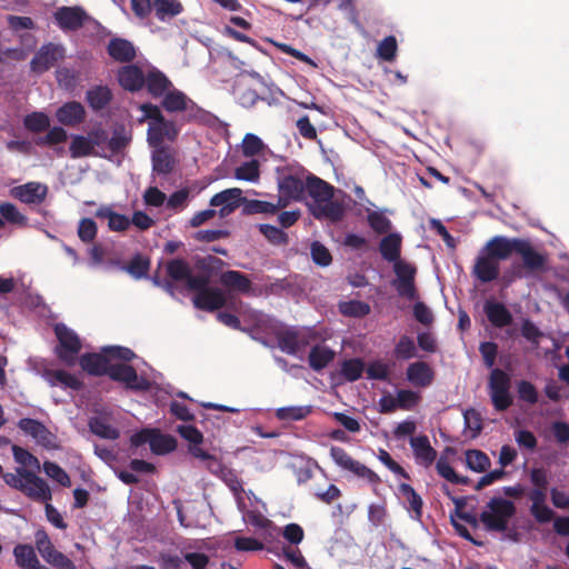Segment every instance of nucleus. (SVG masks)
<instances>
[{
    "instance_id": "f257e3e1",
    "label": "nucleus",
    "mask_w": 569,
    "mask_h": 569,
    "mask_svg": "<svg viewBox=\"0 0 569 569\" xmlns=\"http://www.w3.org/2000/svg\"><path fill=\"white\" fill-rule=\"evenodd\" d=\"M224 262L214 256L196 257L193 267L197 273H192L189 263L182 258L171 259L166 264V272L169 280L163 287L173 295V283L184 282L187 290L196 292L192 298L193 306L199 310L213 312L226 306V296L219 289L210 287L214 277L223 267Z\"/></svg>"
},
{
    "instance_id": "f03ea898",
    "label": "nucleus",
    "mask_w": 569,
    "mask_h": 569,
    "mask_svg": "<svg viewBox=\"0 0 569 569\" xmlns=\"http://www.w3.org/2000/svg\"><path fill=\"white\" fill-rule=\"evenodd\" d=\"M516 512V506L511 500L493 497L480 513L479 521L489 531L503 532L508 529L509 521Z\"/></svg>"
},
{
    "instance_id": "7ed1b4c3",
    "label": "nucleus",
    "mask_w": 569,
    "mask_h": 569,
    "mask_svg": "<svg viewBox=\"0 0 569 569\" xmlns=\"http://www.w3.org/2000/svg\"><path fill=\"white\" fill-rule=\"evenodd\" d=\"M511 378L499 368L491 370L488 381L489 395L497 411H506L512 405Z\"/></svg>"
},
{
    "instance_id": "20e7f679",
    "label": "nucleus",
    "mask_w": 569,
    "mask_h": 569,
    "mask_svg": "<svg viewBox=\"0 0 569 569\" xmlns=\"http://www.w3.org/2000/svg\"><path fill=\"white\" fill-rule=\"evenodd\" d=\"M54 333L59 341L56 348L58 359L66 366L72 367L82 348L79 336L63 323L56 325Z\"/></svg>"
},
{
    "instance_id": "39448f33",
    "label": "nucleus",
    "mask_w": 569,
    "mask_h": 569,
    "mask_svg": "<svg viewBox=\"0 0 569 569\" xmlns=\"http://www.w3.org/2000/svg\"><path fill=\"white\" fill-rule=\"evenodd\" d=\"M66 57V48L60 43L48 42L42 44L30 61V70L42 74L56 67Z\"/></svg>"
},
{
    "instance_id": "423d86ee",
    "label": "nucleus",
    "mask_w": 569,
    "mask_h": 569,
    "mask_svg": "<svg viewBox=\"0 0 569 569\" xmlns=\"http://www.w3.org/2000/svg\"><path fill=\"white\" fill-rule=\"evenodd\" d=\"M393 271L396 273V280H393L392 284L398 295L408 300H416L418 298L415 282L417 273L416 267L400 259L393 262Z\"/></svg>"
},
{
    "instance_id": "0eeeda50",
    "label": "nucleus",
    "mask_w": 569,
    "mask_h": 569,
    "mask_svg": "<svg viewBox=\"0 0 569 569\" xmlns=\"http://www.w3.org/2000/svg\"><path fill=\"white\" fill-rule=\"evenodd\" d=\"M53 18L63 32L78 31L90 19L87 11L80 6H62L54 11Z\"/></svg>"
},
{
    "instance_id": "6e6552de",
    "label": "nucleus",
    "mask_w": 569,
    "mask_h": 569,
    "mask_svg": "<svg viewBox=\"0 0 569 569\" xmlns=\"http://www.w3.org/2000/svg\"><path fill=\"white\" fill-rule=\"evenodd\" d=\"M108 377L113 381L123 382L128 389L134 391H146L150 387L146 378L139 377L137 370L126 363H111Z\"/></svg>"
},
{
    "instance_id": "1a4fd4ad",
    "label": "nucleus",
    "mask_w": 569,
    "mask_h": 569,
    "mask_svg": "<svg viewBox=\"0 0 569 569\" xmlns=\"http://www.w3.org/2000/svg\"><path fill=\"white\" fill-rule=\"evenodd\" d=\"M516 253L522 259V267L529 273L543 272L547 269L548 258L536 250L528 239L519 238Z\"/></svg>"
},
{
    "instance_id": "9d476101",
    "label": "nucleus",
    "mask_w": 569,
    "mask_h": 569,
    "mask_svg": "<svg viewBox=\"0 0 569 569\" xmlns=\"http://www.w3.org/2000/svg\"><path fill=\"white\" fill-rule=\"evenodd\" d=\"M17 471L19 476L26 480V487L24 490H22V493L34 501L47 503L51 500V490L42 478L23 467L17 468Z\"/></svg>"
},
{
    "instance_id": "9b49d317",
    "label": "nucleus",
    "mask_w": 569,
    "mask_h": 569,
    "mask_svg": "<svg viewBox=\"0 0 569 569\" xmlns=\"http://www.w3.org/2000/svg\"><path fill=\"white\" fill-rule=\"evenodd\" d=\"M278 188L280 196L278 199H286L287 204L290 200H300L306 192V181L302 174L292 172H282L278 177Z\"/></svg>"
},
{
    "instance_id": "f8f14e48",
    "label": "nucleus",
    "mask_w": 569,
    "mask_h": 569,
    "mask_svg": "<svg viewBox=\"0 0 569 569\" xmlns=\"http://www.w3.org/2000/svg\"><path fill=\"white\" fill-rule=\"evenodd\" d=\"M19 429L31 436L40 446L47 449L57 448V437L39 420L22 418L18 422Z\"/></svg>"
},
{
    "instance_id": "ddd939ff",
    "label": "nucleus",
    "mask_w": 569,
    "mask_h": 569,
    "mask_svg": "<svg viewBox=\"0 0 569 569\" xmlns=\"http://www.w3.org/2000/svg\"><path fill=\"white\" fill-rule=\"evenodd\" d=\"M11 196L26 204H41L48 196V186L38 181H30L13 187Z\"/></svg>"
},
{
    "instance_id": "4468645a",
    "label": "nucleus",
    "mask_w": 569,
    "mask_h": 569,
    "mask_svg": "<svg viewBox=\"0 0 569 569\" xmlns=\"http://www.w3.org/2000/svg\"><path fill=\"white\" fill-rule=\"evenodd\" d=\"M518 242L519 238L495 236L486 242L481 250L496 261L500 262L509 259L512 253H516Z\"/></svg>"
},
{
    "instance_id": "2eb2a0df",
    "label": "nucleus",
    "mask_w": 569,
    "mask_h": 569,
    "mask_svg": "<svg viewBox=\"0 0 569 569\" xmlns=\"http://www.w3.org/2000/svg\"><path fill=\"white\" fill-rule=\"evenodd\" d=\"M178 134L179 129L176 123L163 118L158 122L149 123L147 140L150 147H159L164 146V140L174 141Z\"/></svg>"
},
{
    "instance_id": "dca6fc26",
    "label": "nucleus",
    "mask_w": 569,
    "mask_h": 569,
    "mask_svg": "<svg viewBox=\"0 0 569 569\" xmlns=\"http://www.w3.org/2000/svg\"><path fill=\"white\" fill-rule=\"evenodd\" d=\"M499 273V262L480 250L472 267V276L481 283H488L496 280Z\"/></svg>"
},
{
    "instance_id": "f3484780",
    "label": "nucleus",
    "mask_w": 569,
    "mask_h": 569,
    "mask_svg": "<svg viewBox=\"0 0 569 569\" xmlns=\"http://www.w3.org/2000/svg\"><path fill=\"white\" fill-rule=\"evenodd\" d=\"M242 191L239 188L222 190L210 199L211 207H220V217H226L233 212L240 204H243Z\"/></svg>"
},
{
    "instance_id": "a211bd4d",
    "label": "nucleus",
    "mask_w": 569,
    "mask_h": 569,
    "mask_svg": "<svg viewBox=\"0 0 569 569\" xmlns=\"http://www.w3.org/2000/svg\"><path fill=\"white\" fill-rule=\"evenodd\" d=\"M79 363L83 371L94 377L108 376L111 366L109 357L103 349L101 352L83 353L79 359Z\"/></svg>"
},
{
    "instance_id": "6ab92c4d",
    "label": "nucleus",
    "mask_w": 569,
    "mask_h": 569,
    "mask_svg": "<svg viewBox=\"0 0 569 569\" xmlns=\"http://www.w3.org/2000/svg\"><path fill=\"white\" fill-rule=\"evenodd\" d=\"M107 53L117 62L131 63L137 57V49L128 39L113 37L107 44Z\"/></svg>"
},
{
    "instance_id": "aec40b11",
    "label": "nucleus",
    "mask_w": 569,
    "mask_h": 569,
    "mask_svg": "<svg viewBox=\"0 0 569 569\" xmlns=\"http://www.w3.org/2000/svg\"><path fill=\"white\" fill-rule=\"evenodd\" d=\"M144 76L142 69L136 64L120 68L117 74L120 86L130 92H137L144 87Z\"/></svg>"
},
{
    "instance_id": "412c9836",
    "label": "nucleus",
    "mask_w": 569,
    "mask_h": 569,
    "mask_svg": "<svg viewBox=\"0 0 569 569\" xmlns=\"http://www.w3.org/2000/svg\"><path fill=\"white\" fill-rule=\"evenodd\" d=\"M410 446L418 465L428 468L436 461L438 453L436 449L431 447L429 438L426 435L411 437Z\"/></svg>"
},
{
    "instance_id": "4be33fe9",
    "label": "nucleus",
    "mask_w": 569,
    "mask_h": 569,
    "mask_svg": "<svg viewBox=\"0 0 569 569\" xmlns=\"http://www.w3.org/2000/svg\"><path fill=\"white\" fill-rule=\"evenodd\" d=\"M56 118L63 126L74 127L84 121L86 110L80 102L69 101L58 108Z\"/></svg>"
},
{
    "instance_id": "5701e85b",
    "label": "nucleus",
    "mask_w": 569,
    "mask_h": 569,
    "mask_svg": "<svg viewBox=\"0 0 569 569\" xmlns=\"http://www.w3.org/2000/svg\"><path fill=\"white\" fill-rule=\"evenodd\" d=\"M152 170L159 176L171 173L176 167L172 150L167 146L152 147Z\"/></svg>"
},
{
    "instance_id": "b1692460",
    "label": "nucleus",
    "mask_w": 569,
    "mask_h": 569,
    "mask_svg": "<svg viewBox=\"0 0 569 569\" xmlns=\"http://www.w3.org/2000/svg\"><path fill=\"white\" fill-rule=\"evenodd\" d=\"M407 379L415 387L426 388L430 386L435 379V372L429 363L425 361H416L408 366L406 371Z\"/></svg>"
},
{
    "instance_id": "393cba45",
    "label": "nucleus",
    "mask_w": 569,
    "mask_h": 569,
    "mask_svg": "<svg viewBox=\"0 0 569 569\" xmlns=\"http://www.w3.org/2000/svg\"><path fill=\"white\" fill-rule=\"evenodd\" d=\"M306 191L315 203L333 199L335 196V187L315 174H309L306 178Z\"/></svg>"
},
{
    "instance_id": "a878e982",
    "label": "nucleus",
    "mask_w": 569,
    "mask_h": 569,
    "mask_svg": "<svg viewBox=\"0 0 569 569\" xmlns=\"http://www.w3.org/2000/svg\"><path fill=\"white\" fill-rule=\"evenodd\" d=\"M312 214L316 219H328L331 222L342 220L346 213V207L338 200H326L312 206Z\"/></svg>"
},
{
    "instance_id": "bb28decb",
    "label": "nucleus",
    "mask_w": 569,
    "mask_h": 569,
    "mask_svg": "<svg viewBox=\"0 0 569 569\" xmlns=\"http://www.w3.org/2000/svg\"><path fill=\"white\" fill-rule=\"evenodd\" d=\"M483 310L490 323L497 328H503L512 323L511 312L501 302L487 301Z\"/></svg>"
},
{
    "instance_id": "cd10ccee",
    "label": "nucleus",
    "mask_w": 569,
    "mask_h": 569,
    "mask_svg": "<svg viewBox=\"0 0 569 569\" xmlns=\"http://www.w3.org/2000/svg\"><path fill=\"white\" fill-rule=\"evenodd\" d=\"M43 377L51 387L61 386L74 391H79L83 387L80 379L64 370H46Z\"/></svg>"
},
{
    "instance_id": "c85d7f7f",
    "label": "nucleus",
    "mask_w": 569,
    "mask_h": 569,
    "mask_svg": "<svg viewBox=\"0 0 569 569\" xmlns=\"http://www.w3.org/2000/svg\"><path fill=\"white\" fill-rule=\"evenodd\" d=\"M144 79V86L153 98L162 97L172 87L170 79L158 69L150 70Z\"/></svg>"
},
{
    "instance_id": "c756f323",
    "label": "nucleus",
    "mask_w": 569,
    "mask_h": 569,
    "mask_svg": "<svg viewBox=\"0 0 569 569\" xmlns=\"http://www.w3.org/2000/svg\"><path fill=\"white\" fill-rule=\"evenodd\" d=\"M220 283L223 287L240 293H249L252 289V282L248 276L236 270L222 272L220 276Z\"/></svg>"
},
{
    "instance_id": "7c9ffc66",
    "label": "nucleus",
    "mask_w": 569,
    "mask_h": 569,
    "mask_svg": "<svg viewBox=\"0 0 569 569\" xmlns=\"http://www.w3.org/2000/svg\"><path fill=\"white\" fill-rule=\"evenodd\" d=\"M287 207L286 199H277V202H270L264 200H248L243 199V213L244 214H256V213H266V214H274L280 209Z\"/></svg>"
},
{
    "instance_id": "2f4dec72",
    "label": "nucleus",
    "mask_w": 569,
    "mask_h": 569,
    "mask_svg": "<svg viewBox=\"0 0 569 569\" xmlns=\"http://www.w3.org/2000/svg\"><path fill=\"white\" fill-rule=\"evenodd\" d=\"M278 347L288 355H296L301 346L308 343L300 332L295 329H287L277 333Z\"/></svg>"
},
{
    "instance_id": "473e14b6",
    "label": "nucleus",
    "mask_w": 569,
    "mask_h": 569,
    "mask_svg": "<svg viewBox=\"0 0 569 569\" xmlns=\"http://www.w3.org/2000/svg\"><path fill=\"white\" fill-rule=\"evenodd\" d=\"M401 236L399 233H389L383 237L379 243V251L382 258L388 262L400 260Z\"/></svg>"
},
{
    "instance_id": "72a5a7b5",
    "label": "nucleus",
    "mask_w": 569,
    "mask_h": 569,
    "mask_svg": "<svg viewBox=\"0 0 569 569\" xmlns=\"http://www.w3.org/2000/svg\"><path fill=\"white\" fill-rule=\"evenodd\" d=\"M335 356L336 352L331 348L316 345L309 352L308 362L312 370L321 371L335 359Z\"/></svg>"
},
{
    "instance_id": "f704fd0d",
    "label": "nucleus",
    "mask_w": 569,
    "mask_h": 569,
    "mask_svg": "<svg viewBox=\"0 0 569 569\" xmlns=\"http://www.w3.org/2000/svg\"><path fill=\"white\" fill-rule=\"evenodd\" d=\"M89 107L96 111L104 109L112 100V92L107 86H96L86 93Z\"/></svg>"
},
{
    "instance_id": "c9c22d12",
    "label": "nucleus",
    "mask_w": 569,
    "mask_h": 569,
    "mask_svg": "<svg viewBox=\"0 0 569 569\" xmlns=\"http://www.w3.org/2000/svg\"><path fill=\"white\" fill-rule=\"evenodd\" d=\"M154 16L160 21L172 19L183 11L180 0H153Z\"/></svg>"
},
{
    "instance_id": "e433bc0d",
    "label": "nucleus",
    "mask_w": 569,
    "mask_h": 569,
    "mask_svg": "<svg viewBox=\"0 0 569 569\" xmlns=\"http://www.w3.org/2000/svg\"><path fill=\"white\" fill-rule=\"evenodd\" d=\"M17 565L22 569H39L41 565L33 547L30 545H17L13 549Z\"/></svg>"
},
{
    "instance_id": "4c0bfd02",
    "label": "nucleus",
    "mask_w": 569,
    "mask_h": 569,
    "mask_svg": "<svg viewBox=\"0 0 569 569\" xmlns=\"http://www.w3.org/2000/svg\"><path fill=\"white\" fill-rule=\"evenodd\" d=\"M177 440L170 435H163L158 429H154L153 436L150 441V450L154 455H167L176 450Z\"/></svg>"
},
{
    "instance_id": "58836bf2",
    "label": "nucleus",
    "mask_w": 569,
    "mask_h": 569,
    "mask_svg": "<svg viewBox=\"0 0 569 569\" xmlns=\"http://www.w3.org/2000/svg\"><path fill=\"white\" fill-rule=\"evenodd\" d=\"M312 412L311 406H290L278 408L274 416L281 421H299Z\"/></svg>"
},
{
    "instance_id": "ea45409f",
    "label": "nucleus",
    "mask_w": 569,
    "mask_h": 569,
    "mask_svg": "<svg viewBox=\"0 0 569 569\" xmlns=\"http://www.w3.org/2000/svg\"><path fill=\"white\" fill-rule=\"evenodd\" d=\"M162 97L161 106L168 112H182L186 108L188 97L178 89H169Z\"/></svg>"
},
{
    "instance_id": "a19ab883",
    "label": "nucleus",
    "mask_w": 569,
    "mask_h": 569,
    "mask_svg": "<svg viewBox=\"0 0 569 569\" xmlns=\"http://www.w3.org/2000/svg\"><path fill=\"white\" fill-rule=\"evenodd\" d=\"M339 312L345 317L362 318L370 313V306L360 300L341 301L338 305Z\"/></svg>"
},
{
    "instance_id": "79ce46f5",
    "label": "nucleus",
    "mask_w": 569,
    "mask_h": 569,
    "mask_svg": "<svg viewBox=\"0 0 569 569\" xmlns=\"http://www.w3.org/2000/svg\"><path fill=\"white\" fill-rule=\"evenodd\" d=\"M466 463L469 469L476 472H485L491 466L488 455L478 449H469L466 451Z\"/></svg>"
},
{
    "instance_id": "37998d69",
    "label": "nucleus",
    "mask_w": 569,
    "mask_h": 569,
    "mask_svg": "<svg viewBox=\"0 0 569 569\" xmlns=\"http://www.w3.org/2000/svg\"><path fill=\"white\" fill-rule=\"evenodd\" d=\"M399 491L406 498L409 508L413 511L415 519L420 520L423 507V501L420 495L409 483H401L399 486Z\"/></svg>"
},
{
    "instance_id": "c03bdc74",
    "label": "nucleus",
    "mask_w": 569,
    "mask_h": 569,
    "mask_svg": "<svg viewBox=\"0 0 569 569\" xmlns=\"http://www.w3.org/2000/svg\"><path fill=\"white\" fill-rule=\"evenodd\" d=\"M234 178L249 182H257L260 178V162L257 159H251L241 163L234 170Z\"/></svg>"
},
{
    "instance_id": "a18cd8bd",
    "label": "nucleus",
    "mask_w": 569,
    "mask_h": 569,
    "mask_svg": "<svg viewBox=\"0 0 569 569\" xmlns=\"http://www.w3.org/2000/svg\"><path fill=\"white\" fill-rule=\"evenodd\" d=\"M70 157L73 159L84 158L94 154L92 142L88 137L77 134L73 136L69 147Z\"/></svg>"
},
{
    "instance_id": "49530a36",
    "label": "nucleus",
    "mask_w": 569,
    "mask_h": 569,
    "mask_svg": "<svg viewBox=\"0 0 569 569\" xmlns=\"http://www.w3.org/2000/svg\"><path fill=\"white\" fill-rule=\"evenodd\" d=\"M365 370V362L360 358L343 360L340 367L341 376L350 382L358 380Z\"/></svg>"
},
{
    "instance_id": "de8ad7c7",
    "label": "nucleus",
    "mask_w": 569,
    "mask_h": 569,
    "mask_svg": "<svg viewBox=\"0 0 569 569\" xmlns=\"http://www.w3.org/2000/svg\"><path fill=\"white\" fill-rule=\"evenodd\" d=\"M23 124L27 130L39 133L50 128V119L46 113L34 111L24 117Z\"/></svg>"
},
{
    "instance_id": "09e8293b",
    "label": "nucleus",
    "mask_w": 569,
    "mask_h": 569,
    "mask_svg": "<svg viewBox=\"0 0 569 569\" xmlns=\"http://www.w3.org/2000/svg\"><path fill=\"white\" fill-rule=\"evenodd\" d=\"M89 428L92 433L102 439L116 440L120 436L118 429L113 428L112 426H110L103 419L100 418H92L89 421Z\"/></svg>"
},
{
    "instance_id": "8fccbe9b",
    "label": "nucleus",
    "mask_w": 569,
    "mask_h": 569,
    "mask_svg": "<svg viewBox=\"0 0 569 569\" xmlns=\"http://www.w3.org/2000/svg\"><path fill=\"white\" fill-rule=\"evenodd\" d=\"M150 268V260L142 254H136L122 269L136 279L144 278Z\"/></svg>"
},
{
    "instance_id": "3c124183",
    "label": "nucleus",
    "mask_w": 569,
    "mask_h": 569,
    "mask_svg": "<svg viewBox=\"0 0 569 569\" xmlns=\"http://www.w3.org/2000/svg\"><path fill=\"white\" fill-rule=\"evenodd\" d=\"M258 228L270 243L276 246H286L289 243L288 234L278 227L268 223H261Z\"/></svg>"
},
{
    "instance_id": "603ef678",
    "label": "nucleus",
    "mask_w": 569,
    "mask_h": 569,
    "mask_svg": "<svg viewBox=\"0 0 569 569\" xmlns=\"http://www.w3.org/2000/svg\"><path fill=\"white\" fill-rule=\"evenodd\" d=\"M266 144L253 133H246L241 142V152L244 157H254L263 151Z\"/></svg>"
},
{
    "instance_id": "864d4df0",
    "label": "nucleus",
    "mask_w": 569,
    "mask_h": 569,
    "mask_svg": "<svg viewBox=\"0 0 569 569\" xmlns=\"http://www.w3.org/2000/svg\"><path fill=\"white\" fill-rule=\"evenodd\" d=\"M393 353L397 359L409 360L417 356L415 341L409 336H401L395 347Z\"/></svg>"
},
{
    "instance_id": "5fc2aeb1",
    "label": "nucleus",
    "mask_w": 569,
    "mask_h": 569,
    "mask_svg": "<svg viewBox=\"0 0 569 569\" xmlns=\"http://www.w3.org/2000/svg\"><path fill=\"white\" fill-rule=\"evenodd\" d=\"M67 139V131L62 127H53L49 129L46 136L37 138L34 142L40 147H52L66 142Z\"/></svg>"
},
{
    "instance_id": "6e6d98bb",
    "label": "nucleus",
    "mask_w": 569,
    "mask_h": 569,
    "mask_svg": "<svg viewBox=\"0 0 569 569\" xmlns=\"http://www.w3.org/2000/svg\"><path fill=\"white\" fill-rule=\"evenodd\" d=\"M0 214L3 220L12 224L27 226L28 223V218L22 214L14 204L10 202L0 204Z\"/></svg>"
},
{
    "instance_id": "4d7b16f0",
    "label": "nucleus",
    "mask_w": 569,
    "mask_h": 569,
    "mask_svg": "<svg viewBox=\"0 0 569 569\" xmlns=\"http://www.w3.org/2000/svg\"><path fill=\"white\" fill-rule=\"evenodd\" d=\"M43 471L48 477L57 481L59 485L67 488L71 486L69 475L58 463L52 461H44Z\"/></svg>"
},
{
    "instance_id": "13d9d810",
    "label": "nucleus",
    "mask_w": 569,
    "mask_h": 569,
    "mask_svg": "<svg viewBox=\"0 0 569 569\" xmlns=\"http://www.w3.org/2000/svg\"><path fill=\"white\" fill-rule=\"evenodd\" d=\"M398 44L393 36H388L380 41L377 48V54L385 61H393L397 56Z\"/></svg>"
},
{
    "instance_id": "bf43d9fd",
    "label": "nucleus",
    "mask_w": 569,
    "mask_h": 569,
    "mask_svg": "<svg viewBox=\"0 0 569 569\" xmlns=\"http://www.w3.org/2000/svg\"><path fill=\"white\" fill-rule=\"evenodd\" d=\"M98 232L97 223L91 218H82L78 224V237L84 243L92 242Z\"/></svg>"
},
{
    "instance_id": "052dcab7",
    "label": "nucleus",
    "mask_w": 569,
    "mask_h": 569,
    "mask_svg": "<svg viewBox=\"0 0 569 569\" xmlns=\"http://www.w3.org/2000/svg\"><path fill=\"white\" fill-rule=\"evenodd\" d=\"M98 216L108 218V227L112 231H126L130 226V220L127 216L107 210V212L99 211Z\"/></svg>"
},
{
    "instance_id": "680f3d73",
    "label": "nucleus",
    "mask_w": 569,
    "mask_h": 569,
    "mask_svg": "<svg viewBox=\"0 0 569 569\" xmlns=\"http://www.w3.org/2000/svg\"><path fill=\"white\" fill-rule=\"evenodd\" d=\"M311 258L313 262L320 267H328L332 261V256L328 248L320 243L319 241H315L311 243Z\"/></svg>"
},
{
    "instance_id": "e2e57ef3",
    "label": "nucleus",
    "mask_w": 569,
    "mask_h": 569,
    "mask_svg": "<svg viewBox=\"0 0 569 569\" xmlns=\"http://www.w3.org/2000/svg\"><path fill=\"white\" fill-rule=\"evenodd\" d=\"M463 419L466 428L472 432L471 437L476 438L479 436L482 430V419L480 413L476 409L470 408L463 412Z\"/></svg>"
},
{
    "instance_id": "0e129e2a",
    "label": "nucleus",
    "mask_w": 569,
    "mask_h": 569,
    "mask_svg": "<svg viewBox=\"0 0 569 569\" xmlns=\"http://www.w3.org/2000/svg\"><path fill=\"white\" fill-rule=\"evenodd\" d=\"M368 223L379 234L387 233L391 228V221L385 214L377 211L368 214Z\"/></svg>"
},
{
    "instance_id": "69168bd1",
    "label": "nucleus",
    "mask_w": 569,
    "mask_h": 569,
    "mask_svg": "<svg viewBox=\"0 0 569 569\" xmlns=\"http://www.w3.org/2000/svg\"><path fill=\"white\" fill-rule=\"evenodd\" d=\"M348 471L352 472L353 475H356L359 478L367 479L370 483H373V485L379 483L381 481L380 477L375 471H372L371 469H369L367 466L362 465L358 460H353V462L349 467Z\"/></svg>"
},
{
    "instance_id": "338daca9",
    "label": "nucleus",
    "mask_w": 569,
    "mask_h": 569,
    "mask_svg": "<svg viewBox=\"0 0 569 569\" xmlns=\"http://www.w3.org/2000/svg\"><path fill=\"white\" fill-rule=\"evenodd\" d=\"M103 351L108 355L110 361L112 359H119L129 362L136 358V353L130 348L127 347L110 346L104 347Z\"/></svg>"
},
{
    "instance_id": "774afa93",
    "label": "nucleus",
    "mask_w": 569,
    "mask_h": 569,
    "mask_svg": "<svg viewBox=\"0 0 569 569\" xmlns=\"http://www.w3.org/2000/svg\"><path fill=\"white\" fill-rule=\"evenodd\" d=\"M56 79L59 86L64 89H72L77 84V73L66 67L56 70Z\"/></svg>"
}]
</instances>
